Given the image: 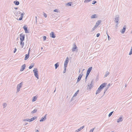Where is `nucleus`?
Wrapping results in <instances>:
<instances>
[{
	"mask_svg": "<svg viewBox=\"0 0 132 132\" xmlns=\"http://www.w3.org/2000/svg\"><path fill=\"white\" fill-rule=\"evenodd\" d=\"M107 84L106 82H104L101 84L96 91V94L97 95L100 93L102 89L105 87Z\"/></svg>",
	"mask_w": 132,
	"mask_h": 132,
	"instance_id": "f257e3e1",
	"label": "nucleus"
},
{
	"mask_svg": "<svg viewBox=\"0 0 132 132\" xmlns=\"http://www.w3.org/2000/svg\"><path fill=\"white\" fill-rule=\"evenodd\" d=\"M34 73V75L35 77L38 79H39V77L38 75V71L37 69L36 68H35L33 70Z\"/></svg>",
	"mask_w": 132,
	"mask_h": 132,
	"instance_id": "f03ea898",
	"label": "nucleus"
},
{
	"mask_svg": "<svg viewBox=\"0 0 132 132\" xmlns=\"http://www.w3.org/2000/svg\"><path fill=\"white\" fill-rule=\"evenodd\" d=\"M119 16L118 15H116L115 16L114 21L116 23L119 24Z\"/></svg>",
	"mask_w": 132,
	"mask_h": 132,
	"instance_id": "7ed1b4c3",
	"label": "nucleus"
},
{
	"mask_svg": "<svg viewBox=\"0 0 132 132\" xmlns=\"http://www.w3.org/2000/svg\"><path fill=\"white\" fill-rule=\"evenodd\" d=\"M92 67H90L88 69V70H87V73L86 75V76L85 77V79L86 80L87 79V77L88 76V75H89L90 72L92 70Z\"/></svg>",
	"mask_w": 132,
	"mask_h": 132,
	"instance_id": "20e7f679",
	"label": "nucleus"
},
{
	"mask_svg": "<svg viewBox=\"0 0 132 132\" xmlns=\"http://www.w3.org/2000/svg\"><path fill=\"white\" fill-rule=\"evenodd\" d=\"M72 50L73 52L75 51H78L77 47L75 43H74Z\"/></svg>",
	"mask_w": 132,
	"mask_h": 132,
	"instance_id": "39448f33",
	"label": "nucleus"
},
{
	"mask_svg": "<svg viewBox=\"0 0 132 132\" xmlns=\"http://www.w3.org/2000/svg\"><path fill=\"white\" fill-rule=\"evenodd\" d=\"M23 85L22 82L19 84H18L17 86V92H18L20 91V88H21Z\"/></svg>",
	"mask_w": 132,
	"mask_h": 132,
	"instance_id": "423d86ee",
	"label": "nucleus"
},
{
	"mask_svg": "<svg viewBox=\"0 0 132 132\" xmlns=\"http://www.w3.org/2000/svg\"><path fill=\"white\" fill-rule=\"evenodd\" d=\"M69 62V58L68 57H67L66 59L65 60L64 62V68H66L67 64H68Z\"/></svg>",
	"mask_w": 132,
	"mask_h": 132,
	"instance_id": "0eeeda50",
	"label": "nucleus"
},
{
	"mask_svg": "<svg viewBox=\"0 0 132 132\" xmlns=\"http://www.w3.org/2000/svg\"><path fill=\"white\" fill-rule=\"evenodd\" d=\"M20 41H24V40L25 35L22 33L20 35Z\"/></svg>",
	"mask_w": 132,
	"mask_h": 132,
	"instance_id": "6e6552de",
	"label": "nucleus"
},
{
	"mask_svg": "<svg viewBox=\"0 0 132 132\" xmlns=\"http://www.w3.org/2000/svg\"><path fill=\"white\" fill-rule=\"evenodd\" d=\"M93 80H92L90 85H88V87H89L88 90H90L92 89V88L93 87Z\"/></svg>",
	"mask_w": 132,
	"mask_h": 132,
	"instance_id": "1a4fd4ad",
	"label": "nucleus"
},
{
	"mask_svg": "<svg viewBox=\"0 0 132 132\" xmlns=\"http://www.w3.org/2000/svg\"><path fill=\"white\" fill-rule=\"evenodd\" d=\"M50 37L53 38H54L55 37V35L54 32H51L50 33Z\"/></svg>",
	"mask_w": 132,
	"mask_h": 132,
	"instance_id": "9d476101",
	"label": "nucleus"
},
{
	"mask_svg": "<svg viewBox=\"0 0 132 132\" xmlns=\"http://www.w3.org/2000/svg\"><path fill=\"white\" fill-rule=\"evenodd\" d=\"M47 116V114H46L44 117H42L41 118V119L40 120V121L42 122L45 120L46 119Z\"/></svg>",
	"mask_w": 132,
	"mask_h": 132,
	"instance_id": "9b49d317",
	"label": "nucleus"
},
{
	"mask_svg": "<svg viewBox=\"0 0 132 132\" xmlns=\"http://www.w3.org/2000/svg\"><path fill=\"white\" fill-rule=\"evenodd\" d=\"M26 67V65L25 64L22 65L21 67L20 71H23L25 69Z\"/></svg>",
	"mask_w": 132,
	"mask_h": 132,
	"instance_id": "f8f14e48",
	"label": "nucleus"
},
{
	"mask_svg": "<svg viewBox=\"0 0 132 132\" xmlns=\"http://www.w3.org/2000/svg\"><path fill=\"white\" fill-rule=\"evenodd\" d=\"M23 28L24 29L25 32L26 33H29V31H28L27 30V27H26L25 26H24L23 27Z\"/></svg>",
	"mask_w": 132,
	"mask_h": 132,
	"instance_id": "ddd939ff",
	"label": "nucleus"
},
{
	"mask_svg": "<svg viewBox=\"0 0 132 132\" xmlns=\"http://www.w3.org/2000/svg\"><path fill=\"white\" fill-rule=\"evenodd\" d=\"M126 25H124L123 27V29H122V31L121 32V33L124 34L125 33V31L126 30Z\"/></svg>",
	"mask_w": 132,
	"mask_h": 132,
	"instance_id": "4468645a",
	"label": "nucleus"
},
{
	"mask_svg": "<svg viewBox=\"0 0 132 132\" xmlns=\"http://www.w3.org/2000/svg\"><path fill=\"white\" fill-rule=\"evenodd\" d=\"M82 75V74H80V75L78 77V79L77 80V83L80 80H81Z\"/></svg>",
	"mask_w": 132,
	"mask_h": 132,
	"instance_id": "2eb2a0df",
	"label": "nucleus"
},
{
	"mask_svg": "<svg viewBox=\"0 0 132 132\" xmlns=\"http://www.w3.org/2000/svg\"><path fill=\"white\" fill-rule=\"evenodd\" d=\"M102 22L101 20H98L96 23V25H95L97 27H98L99 25Z\"/></svg>",
	"mask_w": 132,
	"mask_h": 132,
	"instance_id": "dca6fc26",
	"label": "nucleus"
},
{
	"mask_svg": "<svg viewBox=\"0 0 132 132\" xmlns=\"http://www.w3.org/2000/svg\"><path fill=\"white\" fill-rule=\"evenodd\" d=\"M29 51L28 53V54H26L25 55V58L24 59V60H27L29 57Z\"/></svg>",
	"mask_w": 132,
	"mask_h": 132,
	"instance_id": "f3484780",
	"label": "nucleus"
},
{
	"mask_svg": "<svg viewBox=\"0 0 132 132\" xmlns=\"http://www.w3.org/2000/svg\"><path fill=\"white\" fill-rule=\"evenodd\" d=\"M122 117H120L117 120V122L118 123L122 122Z\"/></svg>",
	"mask_w": 132,
	"mask_h": 132,
	"instance_id": "a211bd4d",
	"label": "nucleus"
},
{
	"mask_svg": "<svg viewBox=\"0 0 132 132\" xmlns=\"http://www.w3.org/2000/svg\"><path fill=\"white\" fill-rule=\"evenodd\" d=\"M59 63H60L59 62H58L55 64L54 66L55 69H56L57 68L59 67Z\"/></svg>",
	"mask_w": 132,
	"mask_h": 132,
	"instance_id": "6ab92c4d",
	"label": "nucleus"
},
{
	"mask_svg": "<svg viewBox=\"0 0 132 132\" xmlns=\"http://www.w3.org/2000/svg\"><path fill=\"white\" fill-rule=\"evenodd\" d=\"M91 19L95 18H96L97 17V15H96V14L92 15L91 16Z\"/></svg>",
	"mask_w": 132,
	"mask_h": 132,
	"instance_id": "aec40b11",
	"label": "nucleus"
},
{
	"mask_svg": "<svg viewBox=\"0 0 132 132\" xmlns=\"http://www.w3.org/2000/svg\"><path fill=\"white\" fill-rule=\"evenodd\" d=\"M24 14V13H22L21 14V17L20 18H19V20H22V18L23 16V15Z\"/></svg>",
	"mask_w": 132,
	"mask_h": 132,
	"instance_id": "412c9836",
	"label": "nucleus"
},
{
	"mask_svg": "<svg viewBox=\"0 0 132 132\" xmlns=\"http://www.w3.org/2000/svg\"><path fill=\"white\" fill-rule=\"evenodd\" d=\"M13 3L15 5H18L20 4L19 2L18 1H14L13 2Z\"/></svg>",
	"mask_w": 132,
	"mask_h": 132,
	"instance_id": "4be33fe9",
	"label": "nucleus"
},
{
	"mask_svg": "<svg viewBox=\"0 0 132 132\" xmlns=\"http://www.w3.org/2000/svg\"><path fill=\"white\" fill-rule=\"evenodd\" d=\"M37 118L36 117H35V116L31 118L30 119V122H31V121H33L34 120L36 119Z\"/></svg>",
	"mask_w": 132,
	"mask_h": 132,
	"instance_id": "5701e85b",
	"label": "nucleus"
},
{
	"mask_svg": "<svg viewBox=\"0 0 132 132\" xmlns=\"http://www.w3.org/2000/svg\"><path fill=\"white\" fill-rule=\"evenodd\" d=\"M110 74V72H108V71H107L105 73V74L104 75V77H107L108 75H109Z\"/></svg>",
	"mask_w": 132,
	"mask_h": 132,
	"instance_id": "b1692460",
	"label": "nucleus"
},
{
	"mask_svg": "<svg viewBox=\"0 0 132 132\" xmlns=\"http://www.w3.org/2000/svg\"><path fill=\"white\" fill-rule=\"evenodd\" d=\"M37 99V97L36 96H34L32 98V102H34Z\"/></svg>",
	"mask_w": 132,
	"mask_h": 132,
	"instance_id": "393cba45",
	"label": "nucleus"
},
{
	"mask_svg": "<svg viewBox=\"0 0 132 132\" xmlns=\"http://www.w3.org/2000/svg\"><path fill=\"white\" fill-rule=\"evenodd\" d=\"M34 63H32L31 64V65H30V66H29V69H31L32 67H34Z\"/></svg>",
	"mask_w": 132,
	"mask_h": 132,
	"instance_id": "a878e982",
	"label": "nucleus"
},
{
	"mask_svg": "<svg viewBox=\"0 0 132 132\" xmlns=\"http://www.w3.org/2000/svg\"><path fill=\"white\" fill-rule=\"evenodd\" d=\"M23 41H20V45L22 46V48L24 46V43L23 42Z\"/></svg>",
	"mask_w": 132,
	"mask_h": 132,
	"instance_id": "bb28decb",
	"label": "nucleus"
},
{
	"mask_svg": "<svg viewBox=\"0 0 132 132\" xmlns=\"http://www.w3.org/2000/svg\"><path fill=\"white\" fill-rule=\"evenodd\" d=\"M37 111V109H35L31 112V113L32 114H33L36 112Z\"/></svg>",
	"mask_w": 132,
	"mask_h": 132,
	"instance_id": "cd10ccee",
	"label": "nucleus"
},
{
	"mask_svg": "<svg viewBox=\"0 0 132 132\" xmlns=\"http://www.w3.org/2000/svg\"><path fill=\"white\" fill-rule=\"evenodd\" d=\"M108 87H106L104 89V94H105L106 92V90H107L108 89Z\"/></svg>",
	"mask_w": 132,
	"mask_h": 132,
	"instance_id": "c85d7f7f",
	"label": "nucleus"
},
{
	"mask_svg": "<svg viewBox=\"0 0 132 132\" xmlns=\"http://www.w3.org/2000/svg\"><path fill=\"white\" fill-rule=\"evenodd\" d=\"M84 126H82V127H80V128H79V129H78V131H80L83 128H84Z\"/></svg>",
	"mask_w": 132,
	"mask_h": 132,
	"instance_id": "c756f323",
	"label": "nucleus"
},
{
	"mask_svg": "<svg viewBox=\"0 0 132 132\" xmlns=\"http://www.w3.org/2000/svg\"><path fill=\"white\" fill-rule=\"evenodd\" d=\"M72 3L71 2H70L68 3L67 4V5L68 6H71V5Z\"/></svg>",
	"mask_w": 132,
	"mask_h": 132,
	"instance_id": "7c9ffc66",
	"label": "nucleus"
},
{
	"mask_svg": "<svg viewBox=\"0 0 132 132\" xmlns=\"http://www.w3.org/2000/svg\"><path fill=\"white\" fill-rule=\"evenodd\" d=\"M30 119H26L23 120V121H29L30 122Z\"/></svg>",
	"mask_w": 132,
	"mask_h": 132,
	"instance_id": "2f4dec72",
	"label": "nucleus"
},
{
	"mask_svg": "<svg viewBox=\"0 0 132 132\" xmlns=\"http://www.w3.org/2000/svg\"><path fill=\"white\" fill-rule=\"evenodd\" d=\"M79 90H78L77 92L75 93V94L74 95V96H76L77 95V94L79 92Z\"/></svg>",
	"mask_w": 132,
	"mask_h": 132,
	"instance_id": "473e14b6",
	"label": "nucleus"
},
{
	"mask_svg": "<svg viewBox=\"0 0 132 132\" xmlns=\"http://www.w3.org/2000/svg\"><path fill=\"white\" fill-rule=\"evenodd\" d=\"M92 0H85L84 2L85 3H87L90 1H91Z\"/></svg>",
	"mask_w": 132,
	"mask_h": 132,
	"instance_id": "72a5a7b5",
	"label": "nucleus"
},
{
	"mask_svg": "<svg viewBox=\"0 0 132 132\" xmlns=\"http://www.w3.org/2000/svg\"><path fill=\"white\" fill-rule=\"evenodd\" d=\"M132 54V46L131 47V49L129 53V55H131Z\"/></svg>",
	"mask_w": 132,
	"mask_h": 132,
	"instance_id": "f704fd0d",
	"label": "nucleus"
},
{
	"mask_svg": "<svg viewBox=\"0 0 132 132\" xmlns=\"http://www.w3.org/2000/svg\"><path fill=\"white\" fill-rule=\"evenodd\" d=\"M3 108H4L6 107L7 106V104L6 103H4L3 104Z\"/></svg>",
	"mask_w": 132,
	"mask_h": 132,
	"instance_id": "c9c22d12",
	"label": "nucleus"
},
{
	"mask_svg": "<svg viewBox=\"0 0 132 132\" xmlns=\"http://www.w3.org/2000/svg\"><path fill=\"white\" fill-rule=\"evenodd\" d=\"M97 27L95 25L93 28L92 29V31H93L94 30L97 28Z\"/></svg>",
	"mask_w": 132,
	"mask_h": 132,
	"instance_id": "e433bc0d",
	"label": "nucleus"
},
{
	"mask_svg": "<svg viewBox=\"0 0 132 132\" xmlns=\"http://www.w3.org/2000/svg\"><path fill=\"white\" fill-rule=\"evenodd\" d=\"M113 111H112V112H111L108 115V116L109 117H110L111 116V115H112V114L113 113Z\"/></svg>",
	"mask_w": 132,
	"mask_h": 132,
	"instance_id": "4c0bfd02",
	"label": "nucleus"
},
{
	"mask_svg": "<svg viewBox=\"0 0 132 132\" xmlns=\"http://www.w3.org/2000/svg\"><path fill=\"white\" fill-rule=\"evenodd\" d=\"M43 40H45L46 39V36H44L43 37Z\"/></svg>",
	"mask_w": 132,
	"mask_h": 132,
	"instance_id": "58836bf2",
	"label": "nucleus"
},
{
	"mask_svg": "<svg viewBox=\"0 0 132 132\" xmlns=\"http://www.w3.org/2000/svg\"><path fill=\"white\" fill-rule=\"evenodd\" d=\"M75 97V96H74V95L73 96V97L71 98L70 101V102H71L72 101H73V100L74 99V97Z\"/></svg>",
	"mask_w": 132,
	"mask_h": 132,
	"instance_id": "ea45409f",
	"label": "nucleus"
},
{
	"mask_svg": "<svg viewBox=\"0 0 132 132\" xmlns=\"http://www.w3.org/2000/svg\"><path fill=\"white\" fill-rule=\"evenodd\" d=\"M97 2L96 1H93V2L92 3V4H95Z\"/></svg>",
	"mask_w": 132,
	"mask_h": 132,
	"instance_id": "a19ab883",
	"label": "nucleus"
},
{
	"mask_svg": "<svg viewBox=\"0 0 132 132\" xmlns=\"http://www.w3.org/2000/svg\"><path fill=\"white\" fill-rule=\"evenodd\" d=\"M64 69L63 72V73H65L66 71V68H64Z\"/></svg>",
	"mask_w": 132,
	"mask_h": 132,
	"instance_id": "79ce46f5",
	"label": "nucleus"
},
{
	"mask_svg": "<svg viewBox=\"0 0 132 132\" xmlns=\"http://www.w3.org/2000/svg\"><path fill=\"white\" fill-rule=\"evenodd\" d=\"M94 129H95V128H93V129H90V130L89 131V132H93V131H94Z\"/></svg>",
	"mask_w": 132,
	"mask_h": 132,
	"instance_id": "37998d69",
	"label": "nucleus"
},
{
	"mask_svg": "<svg viewBox=\"0 0 132 132\" xmlns=\"http://www.w3.org/2000/svg\"><path fill=\"white\" fill-rule=\"evenodd\" d=\"M20 11H19L18 12H17L15 14L16 15H18L19 14H20Z\"/></svg>",
	"mask_w": 132,
	"mask_h": 132,
	"instance_id": "c03bdc74",
	"label": "nucleus"
},
{
	"mask_svg": "<svg viewBox=\"0 0 132 132\" xmlns=\"http://www.w3.org/2000/svg\"><path fill=\"white\" fill-rule=\"evenodd\" d=\"M108 35V40H110L111 39V38L110 37V36L107 34Z\"/></svg>",
	"mask_w": 132,
	"mask_h": 132,
	"instance_id": "a18cd8bd",
	"label": "nucleus"
},
{
	"mask_svg": "<svg viewBox=\"0 0 132 132\" xmlns=\"http://www.w3.org/2000/svg\"><path fill=\"white\" fill-rule=\"evenodd\" d=\"M44 16L45 18H46L47 16V15L46 14L44 13Z\"/></svg>",
	"mask_w": 132,
	"mask_h": 132,
	"instance_id": "49530a36",
	"label": "nucleus"
},
{
	"mask_svg": "<svg viewBox=\"0 0 132 132\" xmlns=\"http://www.w3.org/2000/svg\"><path fill=\"white\" fill-rule=\"evenodd\" d=\"M58 9H55L53 11L54 12H58Z\"/></svg>",
	"mask_w": 132,
	"mask_h": 132,
	"instance_id": "de8ad7c7",
	"label": "nucleus"
},
{
	"mask_svg": "<svg viewBox=\"0 0 132 132\" xmlns=\"http://www.w3.org/2000/svg\"><path fill=\"white\" fill-rule=\"evenodd\" d=\"M110 84L109 83L108 84V85L106 87H108V88H109V87L110 86Z\"/></svg>",
	"mask_w": 132,
	"mask_h": 132,
	"instance_id": "09e8293b",
	"label": "nucleus"
},
{
	"mask_svg": "<svg viewBox=\"0 0 132 132\" xmlns=\"http://www.w3.org/2000/svg\"><path fill=\"white\" fill-rule=\"evenodd\" d=\"M16 51V48H15L13 52L14 53H15Z\"/></svg>",
	"mask_w": 132,
	"mask_h": 132,
	"instance_id": "8fccbe9b",
	"label": "nucleus"
},
{
	"mask_svg": "<svg viewBox=\"0 0 132 132\" xmlns=\"http://www.w3.org/2000/svg\"><path fill=\"white\" fill-rule=\"evenodd\" d=\"M100 35V33H98L96 35V36L97 37H98Z\"/></svg>",
	"mask_w": 132,
	"mask_h": 132,
	"instance_id": "3c124183",
	"label": "nucleus"
},
{
	"mask_svg": "<svg viewBox=\"0 0 132 132\" xmlns=\"http://www.w3.org/2000/svg\"><path fill=\"white\" fill-rule=\"evenodd\" d=\"M56 88H55V90L54 91V92H53V93H55V91H56Z\"/></svg>",
	"mask_w": 132,
	"mask_h": 132,
	"instance_id": "603ef678",
	"label": "nucleus"
},
{
	"mask_svg": "<svg viewBox=\"0 0 132 132\" xmlns=\"http://www.w3.org/2000/svg\"><path fill=\"white\" fill-rule=\"evenodd\" d=\"M35 132H39V130H36V131Z\"/></svg>",
	"mask_w": 132,
	"mask_h": 132,
	"instance_id": "864d4df0",
	"label": "nucleus"
},
{
	"mask_svg": "<svg viewBox=\"0 0 132 132\" xmlns=\"http://www.w3.org/2000/svg\"><path fill=\"white\" fill-rule=\"evenodd\" d=\"M79 131H78V129L77 130H76V131H75V132H78Z\"/></svg>",
	"mask_w": 132,
	"mask_h": 132,
	"instance_id": "5fc2aeb1",
	"label": "nucleus"
},
{
	"mask_svg": "<svg viewBox=\"0 0 132 132\" xmlns=\"http://www.w3.org/2000/svg\"><path fill=\"white\" fill-rule=\"evenodd\" d=\"M131 78H130V77L128 78V80H130L131 79Z\"/></svg>",
	"mask_w": 132,
	"mask_h": 132,
	"instance_id": "6e6d98bb",
	"label": "nucleus"
},
{
	"mask_svg": "<svg viewBox=\"0 0 132 132\" xmlns=\"http://www.w3.org/2000/svg\"><path fill=\"white\" fill-rule=\"evenodd\" d=\"M23 128H25L26 129H27L28 128H27V127H24Z\"/></svg>",
	"mask_w": 132,
	"mask_h": 132,
	"instance_id": "4d7b16f0",
	"label": "nucleus"
},
{
	"mask_svg": "<svg viewBox=\"0 0 132 132\" xmlns=\"http://www.w3.org/2000/svg\"><path fill=\"white\" fill-rule=\"evenodd\" d=\"M14 8L15 10H16L18 9V8L17 7H14Z\"/></svg>",
	"mask_w": 132,
	"mask_h": 132,
	"instance_id": "13d9d810",
	"label": "nucleus"
},
{
	"mask_svg": "<svg viewBox=\"0 0 132 132\" xmlns=\"http://www.w3.org/2000/svg\"><path fill=\"white\" fill-rule=\"evenodd\" d=\"M118 24H117H117H116V26L117 27V25H118Z\"/></svg>",
	"mask_w": 132,
	"mask_h": 132,
	"instance_id": "bf43d9fd",
	"label": "nucleus"
},
{
	"mask_svg": "<svg viewBox=\"0 0 132 132\" xmlns=\"http://www.w3.org/2000/svg\"><path fill=\"white\" fill-rule=\"evenodd\" d=\"M37 20L36 19V23H37Z\"/></svg>",
	"mask_w": 132,
	"mask_h": 132,
	"instance_id": "052dcab7",
	"label": "nucleus"
},
{
	"mask_svg": "<svg viewBox=\"0 0 132 132\" xmlns=\"http://www.w3.org/2000/svg\"><path fill=\"white\" fill-rule=\"evenodd\" d=\"M19 38H17L16 39V40H18Z\"/></svg>",
	"mask_w": 132,
	"mask_h": 132,
	"instance_id": "680f3d73",
	"label": "nucleus"
},
{
	"mask_svg": "<svg viewBox=\"0 0 132 132\" xmlns=\"http://www.w3.org/2000/svg\"><path fill=\"white\" fill-rule=\"evenodd\" d=\"M35 18H36V19L37 20V16H36L35 17Z\"/></svg>",
	"mask_w": 132,
	"mask_h": 132,
	"instance_id": "e2e57ef3",
	"label": "nucleus"
},
{
	"mask_svg": "<svg viewBox=\"0 0 132 132\" xmlns=\"http://www.w3.org/2000/svg\"><path fill=\"white\" fill-rule=\"evenodd\" d=\"M27 124H28V123H25V125H26Z\"/></svg>",
	"mask_w": 132,
	"mask_h": 132,
	"instance_id": "0e129e2a",
	"label": "nucleus"
},
{
	"mask_svg": "<svg viewBox=\"0 0 132 132\" xmlns=\"http://www.w3.org/2000/svg\"><path fill=\"white\" fill-rule=\"evenodd\" d=\"M127 85H125V87H126L127 86Z\"/></svg>",
	"mask_w": 132,
	"mask_h": 132,
	"instance_id": "69168bd1",
	"label": "nucleus"
},
{
	"mask_svg": "<svg viewBox=\"0 0 132 132\" xmlns=\"http://www.w3.org/2000/svg\"><path fill=\"white\" fill-rule=\"evenodd\" d=\"M43 47H41V49L42 50V49H43Z\"/></svg>",
	"mask_w": 132,
	"mask_h": 132,
	"instance_id": "338daca9",
	"label": "nucleus"
},
{
	"mask_svg": "<svg viewBox=\"0 0 132 132\" xmlns=\"http://www.w3.org/2000/svg\"><path fill=\"white\" fill-rule=\"evenodd\" d=\"M80 70H79V72H80Z\"/></svg>",
	"mask_w": 132,
	"mask_h": 132,
	"instance_id": "774afa93",
	"label": "nucleus"
}]
</instances>
